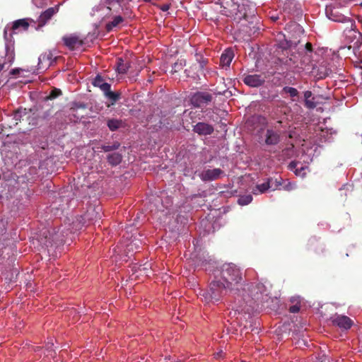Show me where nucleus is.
<instances>
[{
    "label": "nucleus",
    "instance_id": "f257e3e1",
    "mask_svg": "<svg viewBox=\"0 0 362 362\" xmlns=\"http://www.w3.org/2000/svg\"><path fill=\"white\" fill-rule=\"evenodd\" d=\"M265 288L262 284H257L252 285L250 290V296L247 300L240 305H233L229 315L235 316L237 315H255L259 313L262 310L266 309L270 298L265 293Z\"/></svg>",
    "mask_w": 362,
    "mask_h": 362
},
{
    "label": "nucleus",
    "instance_id": "f03ea898",
    "mask_svg": "<svg viewBox=\"0 0 362 362\" xmlns=\"http://www.w3.org/2000/svg\"><path fill=\"white\" fill-rule=\"evenodd\" d=\"M281 37L284 35H280L279 36V47L286 52L287 57L286 58L280 59L281 63L285 65L293 68H303V66L308 64L311 62L312 57V45L307 42L304 47L299 48L298 53H294L293 49L296 47L297 43L293 42L291 40L284 39L281 40Z\"/></svg>",
    "mask_w": 362,
    "mask_h": 362
},
{
    "label": "nucleus",
    "instance_id": "7ed1b4c3",
    "mask_svg": "<svg viewBox=\"0 0 362 362\" xmlns=\"http://www.w3.org/2000/svg\"><path fill=\"white\" fill-rule=\"evenodd\" d=\"M230 290L228 285L222 282L221 280H214L209 284V290L201 291L198 297L201 300L206 304L216 303L218 302L223 295H226L228 291Z\"/></svg>",
    "mask_w": 362,
    "mask_h": 362
},
{
    "label": "nucleus",
    "instance_id": "20e7f679",
    "mask_svg": "<svg viewBox=\"0 0 362 362\" xmlns=\"http://www.w3.org/2000/svg\"><path fill=\"white\" fill-rule=\"evenodd\" d=\"M242 274L239 268L233 264H225L222 267L221 281L230 290L235 288L242 281Z\"/></svg>",
    "mask_w": 362,
    "mask_h": 362
},
{
    "label": "nucleus",
    "instance_id": "39448f33",
    "mask_svg": "<svg viewBox=\"0 0 362 362\" xmlns=\"http://www.w3.org/2000/svg\"><path fill=\"white\" fill-rule=\"evenodd\" d=\"M121 8L119 4L115 0H105L99 5L93 8L92 15L100 21H103L112 16L114 13H117Z\"/></svg>",
    "mask_w": 362,
    "mask_h": 362
},
{
    "label": "nucleus",
    "instance_id": "423d86ee",
    "mask_svg": "<svg viewBox=\"0 0 362 362\" xmlns=\"http://www.w3.org/2000/svg\"><path fill=\"white\" fill-rule=\"evenodd\" d=\"M29 26L28 23L25 19H20L13 22V26L11 28L12 33H10L9 37L8 36V28L6 27L4 30V37L6 41V57L9 62H12L14 59V49L13 44L11 42L12 34L16 33V30L18 29H22L25 30L28 29Z\"/></svg>",
    "mask_w": 362,
    "mask_h": 362
},
{
    "label": "nucleus",
    "instance_id": "0eeeda50",
    "mask_svg": "<svg viewBox=\"0 0 362 362\" xmlns=\"http://www.w3.org/2000/svg\"><path fill=\"white\" fill-rule=\"evenodd\" d=\"M344 35L349 42L358 45L360 42L361 34L356 29L355 23L353 20L349 21L347 26L344 30Z\"/></svg>",
    "mask_w": 362,
    "mask_h": 362
},
{
    "label": "nucleus",
    "instance_id": "6e6552de",
    "mask_svg": "<svg viewBox=\"0 0 362 362\" xmlns=\"http://www.w3.org/2000/svg\"><path fill=\"white\" fill-rule=\"evenodd\" d=\"M126 240L121 243V245L118 247V251L114 249L115 252H121L122 250L124 252H133L135 249L139 247V240L135 237L133 238L132 235L129 237L128 235L126 238Z\"/></svg>",
    "mask_w": 362,
    "mask_h": 362
},
{
    "label": "nucleus",
    "instance_id": "1a4fd4ad",
    "mask_svg": "<svg viewBox=\"0 0 362 362\" xmlns=\"http://www.w3.org/2000/svg\"><path fill=\"white\" fill-rule=\"evenodd\" d=\"M93 85L95 87H99L108 98L114 100H117V95L110 90V85L108 83L105 82L100 76L98 75L94 78Z\"/></svg>",
    "mask_w": 362,
    "mask_h": 362
},
{
    "label": "nucleus",
    "instance_id": "9d476101",
    "mask_svg": "<svg viewBox=\"0 0 362 362\" xmlns=\"http://www.w3.org/2000/svg\"><path fill=\"white\" fill-rule=\"evenodd\" d=\"M56 57L51 51H47L40 55L38 58V69L45 71L54 62Z\"/></svg>",
    "mask_w": 362,
    "mask_h": 362
},
{
    "label": "nucleus",
    "instance_id": "9b49d317",
    "mask_svg": "<svg viewBox=\"0 0 362 362\" xmlns=\"http://www.w3.org/2000/svg\"><path fill=\"white\" fill-rule=\"evenodd\" d=\"M212 96L205 92H200L194 94L191 99L192 104L194 107H201L211 102Z\"/></svg>",
    "mask_w": 362,
    "mask_h": 362
},
{
    "label": "nucleus",
    "instance_id": "f8f14e48",
    "mask_svg": "<svg viewBox=\"0 0 362 362\" xmlns=\"http://www.w3.org/2000/svg\"><path fill=\"white\" fill-rule=\"evenodd\" d=\"M223 174V171L219 168L204 170L199 175L202 180L204 182L213 181L219 178Z\"/></svg>",
    "mask_w": 362,
    "mask_h": 362
},
{
    "label": "nucleus",
    "instance_id": "ddd939ff",
    "mask_svg": "<svg viewBox=\"0 0 362 362\" xmlns=\"http://www.w3.org/2000/svg\"><path fill=\"white\" fill-rule=\"evenodd\" d=\"M102 216V208L100 206H90L88 209L86 213L83 216L85 221H97L100 219Z\"/></svg>",
    "mask_w": 362,
    "mask_h": 362
},
{
    "label": "nucleus",
    "instance_id": "4468645a",
    "mask_svg": "<svg viewBox=\"0 0 362 362\" xmlns=\"http://www.w3.org/2000/svg\"><path fill=\"white\" fill-rule=\"evenodd\" d=\"M64 45L70 49H78L82 46V40L74 34L66 35L63 37Z\"/></svg>",
    "mask_w": 362,
    "mask_h": 362
},
{
    "label": "nucleus",
    "instance_id": "2eb2a0df",
    "mask_svg": "<svg viewBox=\"0 0 362 362\" xmlns=\"http://www.w3.org/2000/svg\"><path fill=\"white\" fill-rule=\"evenodd\" d=\"M59 11V6L47 8L38 18V28L44 26L47 22Z\"/></svg>",
    "mask_w": 362,
    "mask_h": 362
},
{
    "label": "nucleus",
    "instance_id": "dca6fc26",
    "mask_svg": "<svg viewBox=\"0 0 362 362\" xmlns=\"http://www.w3.org/2000/svg\"><path fill=\"white\" fill-rule=\"evenodd\" d=\"M243 81L250 87H258L264 83V78L258 74L247 75L244 77Z\"/></svg>",
    "mask_w": 362,
    "mask_h": 362
},
{
    "label": "nucleus",
    "instance_id": "f3484780",
    "mask_svg": "<svg viewBox=\"0 0 362 362\" xmlns=\"http://www.w3.org/2000/svg\"><path fill=\"white\" fill-rule=\"evenodd\" d=\"M327 16L332 21L339 23H345L346 24L349 23V21H351L352 19L344 16V15L339 13L336 9H330L326 10Z\"/></svg>",
    "mask_w": 362,
    "mask_h": 362
},
{
    "label": "nucleus",
    "instance_id": "a211bd4d",
    "mask_svg": "<svg viewBox=\"0 0 362 362\" xmlns=\"http://www.w3.org/2000/svg\"><path fill=\"white\" fill-rule=\"evenodd\" d=\"M280 141V135L274 129H268L265 134V144L267 145H276Z\"/></svg>",
    "mask_w": 362,
    "mask_h": 362
},
{
    "label": "nucleus",
    "instance_id": "6ab92c4d",
    "mask_svg": "<svg viewBox=\"0 0 362 362\" xmlns=\"http://www.w3.org/2000/svg\"><path fill=\"white\" fill-rule=\"evenodd\" d=\"M332 324L341 329L346 330L353 326L354 322L351 318H332Z\"/></svg>",
    "mask_w": 362,
    "mask_h": 362
},
{
    "label": "nucleus",
    "instance_id": "aec40b11",
    "mask_svg": "<svg viewBox=\"0 0 362 362\" xmlns=\"http://www.w3.org/2000/svg\"><path fill=\"white\" fill-rule=\"evenodd\" d=\"M288 168L290 170L293 171L296 175L304 177L306 174V170L308 169V167L306 165H303L298 162L292 161L288 165Z\"/></svg>",
    "mask_w": 362,
    "mask_h": 362
},
{
    "label": "nucleus",
    "instance_id": "412c9836",
    "mask_svg": "<svg viewBox=\"0 0 362 362\" xmlns=\"http://www.w3.org/2000/svg\"><path fill=\"white\" fill-rule=\"evenodd\" d=\"M194 131L199 134L208 135L213 132L214 128L211 125L206 123L199 122L194 125Z\"/></svg>",
    "mask_w": 362,
    "mask_h": 362
},
{
    "label": "nucleus",
    "instance_id": "4be33fe9",
    "mask_svg": "<svg viewBox=\"0 0 362 362\" xmlns=\"http://www.w3.org/2000/svg\"><path fill=\"white\" fill-rule=\"evenodd\" d=\"M273 187V178H269L267 182L257 185L255 188L252 189V193L254 194H263Z\"/></svg>",
    "mask_w": 362,
    "mask_h": 362
},
{
    "label": "nucleus",
    "instance_id": "5701e85b",
    "mask_svg": "<svg viewBox=\"0 0 362 362\" xmlns=\"http://www.w3.org/2000/svg\"><path fill=\"white\" fill-rule=\"evenodd\" d=\"M234 57L233 51L231 49H227L221 54L220 63L222 66H229Z\"/></svg>",
    "mask_w": 362,
    "mask_h": 362
},
{
    "label": "nucleus",
    "instance_id": "b1692460",
    "mask_svg": "<svg viewBox=\"0 0 362 362\" xmlns=\"http://www.w3.org/2000/svg\"><path fill=\"white\" fill-rule=\"evenodd\" d=\"M291 303L292 304L288 310L291 313H298L301 308V298L300 296H293L290 299Z\"/></svg>",
    "mask_w": 362,
    "mask_h": 362
},
{
    "label": "nucleus",
    "instance_id": "393cba45",
    "mask_svg": "<svg viewBox=\"0 0 362 362\" xmlns=\"http://www.w3.org/2000/svg\"><path fill=\"white\" fill-rule=\"evenodd\" d=\"M122 22H123V18L122 16L119 15L114 16L112 21L106 24V30L110 32L114 28L117 27Z\"/></svg>",
    "mask_w": 362,
    "mask_h": 362
},
{
    "label": "nucleus",
    "instance_id": "a878e982",
    "mask_svg": "<svg viewBox=\"0 0 362 362\" xmlns=\"http://www.w3.org/2000/svg\"><path fill=\"white\" fill-rule=\"evenodd\" d=\"M107 160L112 165H117L122 160V156L118 153H112L107 156Z\"/></svg>",
    "mask_w": 362,
    "mask_h": 362
},
{
    "label": "nucleus",
    "instance_id": "bb28decb",
    "mask_svg": "<svg viewBox=\"0 0 362 362\" xmlns=\"http://www.w3.org/2000/svg\"><path fill=\"white\" fill-rule=\"evenodd\" d=\"M129 68V64L127 63H124L122 59H117V70L119 74L126 73Z\"/></svg>",
    "mask_w": 362,
    "mask_h": 362
},
{
    "label": "nucleus",
    "instance_id": "cd10ccee",
    "mask_svg": "<svg viewBox=\"0 0 362 362\" xmlns=\"http://www.w3.org/2000/svg\"><path fill=\"white\" fill-rule=\"evenodd\" d=\"M296 7L297 4L293 0H288L284 3L283 9L284 12L291 13Z\"/></svg>",
    "mask_w": 362,
    "mask_h": 362
},
{
    "label": "nucleus",
    "instance_id": "c85d7f7f",
    "mask_svg": "<svg viewBox=\"0 0 362 362\" xmlns=\"http://www.w3.org/2000/svg\"><path fill=\"white\" fill-rule=\"evenodd\" d=\"M122 126V121L117 119H112L107 121V127L111 131H115Z\"/></svg>",
    "mask_w": 362,
    "mask_h": 362
},
{
    "label": "nucleus",
    "instance_id": "c756f323",
    "mask_svg": "<svg viewBox=\"0 0 362 362\" xmlns=\"http://www.w3.org/2000/svg\"><path fill=\"white\" fill-rule=\"evenodd\" d=\"M252 201V196L251 194H245L240 196L238 200L240 205L244 206L250 204Z\"/></svg>",
    "mask_w": 362,
    "mask_h": 362
},
{
    "label": "nucleus",
    "instance_id": "7c9ffc66",
    "mask_svg": "<svg viewBox=\"0 0 362 362\" xmlns=\"http://www.w3.org/2000/svg\"><path fill=\"white\" fill-rule=\"evenodd\" d=\"M284 155L286 157H291L294 155V145L293 144H290L285 149L283 150Z\"/></svg>",
    "mask_w": 362,
    "mask_h": 362
},
{
    "label": "nucleus",
    "instance_id": "2f4dec72",
    "mask_svg": "<svg viewBox=\"0 0 362 362\" xmlns=\"http://www.w3.org/2000/svg\"><path fill=\"white\" fill-rule=\"evenodd\" d=\"M284 90L285 93L289 94L290 96L293 98L297 96L298 94L297 89L293 87L286 86L284 88Z\"/></svg>",
    "mask_w": 362,
    "mask_h": 362
},
{
    "label": "nucleus",
    "instance_id": "473e14b6",
    "mask_svg": "<svg viewBox=\"0 0 362 362\" xmlns=\"http://www.w3.org/2000/svg\"><path fill=\"white\" fill-rule=\"evenodd\" d=\"M119 146V144L118 142L114 143L112 145H104L102 146V149L105 152H108L110 151H113L117 149Z\"/></svg>",
    "mask_w": 362,
    "mask_h": 362
},
{
    "label": "nucleus",
    "instance_id": "72a5a7b5",
    "mask_svg": "<svg viewBox=\"0 0 362 362\" xmlns=\"http://www.w3.org/2000/svg\"><path fill=\"white\" fill-rule=\"evenodd\" d=\"M25 114H26L25 109H24V110L19 109L15 112V113L13 115V117H14L15 120L18 121V120L21 119L23 115H25Z\"/></svg>",
    "mask_w": 362,
    "mask_h": 362
},
{
    "label": "nucleus",
    "instance_id": "f704fd0d",
    "mask_svg": "<svg viewBox=\"0 0 362 362\" xmlns=\"http://www.w3.org/2000/svg\"><path fill=\"white\" fill-rule=\"evenodd\" d=\"M296 188V184L289 181H287L286 184L283 186V189L286 191H291Z\"/></svg>",
    "mask_w": 362,
    "mask_h": 362
},
{
    "label": "nucleus",
    "instance_id": "c9c22d12",
    "mask_svg": "<svg viewBox=\"0 0 362 362\" xmlns=\"http://www.w3.org/2000/svg\"><path fill=\"white\" fill-rule=\"evenodd\" d=\"M314 98H310L307 101H305V106L309 109H314L316 107V103L314 102Z\"/></svg>",
    "mask_w": 362,
    "mask_h": 362
},
{
    "label": "nucleus",
    "instance_id": "e433bc0d",
    "mask_svg": "<svg viewBox=\"0 0 362 362\" xmlns=\"http://www.w3.org/2000/svg\"><path fill=\"white\" fill-rule=\"evenodd\" d=\"M150 267V264H144L143 266H139V270L140 272H144V273L146 275V276H148L149 274H150V272L148 271V267Z\"/></svg>",
    "mask_w": 362,
    "mask_h": 362
},
{
    "label": "nucleus",
    "instance_id": "4c0bfd02",
    "mask_svg": "<svg viewBox=\"0 0 362 362\" xmlns=\"http://www.w3.org/2000/svg\"><path fill=\"white\" fill-rule=\"evenodd\" d=\"M273 184H274V187H271L270 189H272V190H275V189H278L280 186L282 185L281 178L280 179V180H278V179H275V180L273 179Z\"/></svg>",
    "mask_w": 362,
    "mask_h": 362
},
{
    "label": "nucleus",
    "instance_id": "58836bf2",
    "mask_svg": "<svg viewBox=\"0 0 362 362\" xmlns=\"http://www.w3.org/2000/svg\"><path fill=\"white\" fill-rule=\"evenodd\" d=\"M33 4L39 8L42 7L45 3L42 0H33Z\"/></svg>",
    "mask_w": 362,
    "mask_h": 362
},
{
    "label": "nucleus",
    "instance_id": "ea45409f",
    "mask_svg": "<svg viewBox=\"0 0 362 362\" xmlns=\"http://www.w3.org/2000/svg\"><path fill=\"white\" fill-rule=\"evenodd\" d=\"M185 62L181 60L180 62L175 63L173 69L176 71L177 68L182 67V66H185Z\"/></svg>",
    "mask_w": 362,
    "mask_h": 362
},
{
    "label": "nucleus",
    "instance_id": "a19ab883",
    "mask_svg": "<svg viewBox=\"0 0 362 362\" xmlns=\"http://www.w3.org/2000/svg\"><path fill=\"white\" fill-rule=\"evenodd\" d=\"M312 92L310 91V90H307L304 93V98H305V101H307L308 100H310V98H312Z\"/></svg>",
    "mask_w": 362,
    "mask_h": 362
},
{
    "label": "nucleus",
    "instance_id": "79ce46f5",
    "mask_svg": "<svg viewBox=\"0 0 362 362\" xmlns=\"http://www.w3.org/2000/svg\"><path fill=\"white\" fill-rule=\"evenodd\" d=\"M258 23H256V25L253 26L252 28H250V33L252 34L256 33L258 30H260V26L257 25Z\"/></svg>",
    "mask_w": 362,
    "mask_h": 362
},
{
    "label": "nucleus",
    "instance_id": "37998d69",
    "mask_svg": "<svg viewBox=\"0 0 362 362\" xmlns=\"http://www.w3.org/2000/svg\"><path fill=\"white\" fill-rule=\"evenodd\" d=\"M170 8V6L168 4H164L161 6V10L163 11H167Z\"/></svg>",
    "mask_w": 362,
    "mask_h": 362
},
{
    "label": "nucleus",
    "instance_id": "c03bdc74",
    "mask_svg": "<svg viewBox=\"0 0 362 362\" xmlns=\"http://www.w3.org/2000/svg\"><path fill=\"white\" fill-rule=\"evenodd\" d=\"M19 71H20V69H14L11 70V74H16L19 73Z\"/></svg>",
    "mask_w": 362,
    "mask_h": 362
},
{
    "label": "nucleus",
    "instance_id": "a18cd8bd",
    "mask_svg": "<svg viewBox=\"0 0 362 362\" xmlns=\"http://www.w3.org/2000/svg\"><path fill=\"white\" fill-rule=\"evenodd\" d=\"M53 344H53V342H52V339H50V341H49L47 342V349L51 348V346H53Z\"/></svg>",
    "mask_w": 362,
    "mask_h": 362
},
{
    "label": "nucleus",
    "instance_id": "49530a36",
    "mask_svg": "<svg viewBox=\"0 0 362 362\" xmlns=\"http://www.w3.org/2000/svg\"><path fill=\"white\" fill-rule=\"evenodd\" d=\"M221 354H222V351H221L220 352L215 354L214 357L218 358L221 357Z\"/></svg>",
    "mask_w": 362,
    "mask_h": 362
},
{
    "label": "nucleus",
    "instance_id": "de8ad7c7",
    "mask_svg": "<svg viewBox=\"0 0 362 362\" xmlns=\"http://www.w3.org/2000/svg\"><path fill=\"white\" fill-rule=\"evenodd\" d=\"M331 73V71H327L325 73V76H328Z\"/></svg>",
    "mask_w": 362,
    "mask_h": 362
},
{
    "label": "nucleus",
    "instance_id": "09e8293b",
    "mask_svg": "<svg viewBox=\"0 0 362 362\" xmlns=\"http://www.w3.org/2000/svg\"><path fill=\"white\" fill-rule=\"evenodd\" d=\"M3 68H4V66L0 64V71L3 69Z\"/></svg>",
    "mask_w": 362,
    "mask_h": 362
},
{
    "label": "nucleus",
    "instance_id": "8fccbe9b",
    "mask_svg": "<svg viewBox=\"0 0 362 362\" xmlns=\"http://www.w3.org/2000/svg\"><path fill=\"white\" fill-rule=\"evenodd\" d=\"M272 18H273L274 21H276V20L278 19V17H273Z\"/></svg>",
    "mask_w": 362,
    "mask_h": 362
},
{
    "label": "nucleus",
    "instance_id": "3c124183",
    "mask_svg": "<svg viewBox=\"0 0 362 362\" xmlns=\"http://www.w3.org/2000/svg\"><path fill=\"white\" fill-rule=\"evenodd\" d=\"M330 138L325 139L326 141H329Z\"/></svg>",
    "mask_w": 362,
    "mask_h": 362
},
{
    "label": "nucleus",
    "instance_id": "603ef678",
    "mask_svg": "<svg viewBox=\"0 0 362 362\" xmlns=\"http://www.w3.org/2000/svg\"><path fill=\"white\" fill-rule=\"evenodd\" d=\"M338 317H346V316L345 315H339Z\"/></svg>",
    "mask_w": 362,
    "mask_h": 362
},
{
    "label": "nucleus",
    "instance_id": "864d4df0",
    "mask_svg": "<svg viewBox=\"0 0 362 362\" xmlns=\"http://www.w3.org/2000/svg\"><path fill=\"white\" fill-rule=\"evenodd\" d=\"M292 136H292V134H289V137H290V138H292Z\"/></svg>",
    "mask_w": 362,
    "mask_h": 362
},
{
    "label": "nucleus",
    "instance_id": "5fc2aeb1",
    "mask_svg": "<svg viewBox=\"0 0 362 362\" xmlns=\"http://www.w3.org/2000/svg\"><path fill=\"white\" fill-rule=\"evenodd\" d=\"M146 2L150 1L151 0H144Z\"/></svg>",
    "mask_w": 362,
    "mask_h": 362
}]
</instances>
